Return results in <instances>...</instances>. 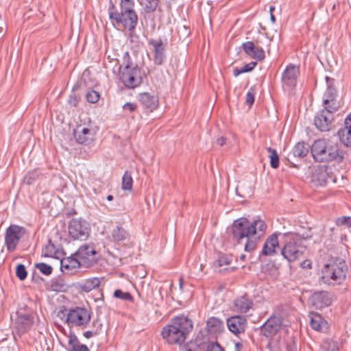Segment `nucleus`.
Returning a JSON list of instances; mask_svg holds the SVG:
<instances>
[{"label": "nucleus", "mask_w": 351, "mask_h": 351, "mask_svg": "<svg viewBox=\"0 0 351 351\" xmlns=\"http://www.w3.org/2000/svg\"><path fill=\"white\" fill-rule=\"evenodd\" d=\"M73 134L77 143L88 145L95 140L96 132L93 129L78 127Z\"/></svg>", "instance_id": "nucleus-16"}, {"label": "nucleus", "mask_w": 351, "mask_h": 351, "mask_svg": "<svg viewBox=\"0 0 351 351\" xmlns=\"http://www.w3.org/2000/svg\"><path fill=\"white\" fill-rule=\"evenodd\" d=\"M326 81L327 83V89L324 94V105L328 104V101L337 100V90L333 86L335 80L326 76Z\"/></svg>", "instance_id": "nucleus-28"}, {"label": "nucleus", "mask_w": 351, "mask_h": 351, "mask_svg": "<svg viewBox=\"0 0 351 351\" xmlns=\"http://www.w3.org/2000/svg\"><path fill=\"white\" fill-rule=\"evenodd\" d=\"M243 348V344L241 343L237 342L235 343V351H241Z\"/></svg>", "instance_id": "nucleus-60"}, {"label": "nucleus", "mask_w": 351, "mask_h": 351, "mask_svg": "<svg viewBox=\"0 0 351 351\" xmlns=\"http://www.w3.org/2000/svg\"><path fill=\"white\" fill-rule=\"evenodd\" d=\"M241 47L246 55L258 61H262L265 58V53L263 49L256 45L252 41L243 43Z\"/></svg>", "instance_id": "nucleus-20"}, {"label": "nucleus", "mask_w": 351, "mask_h": 351, "mask_svg": "<svg viewBox=\"0 0 351 351\" xmlns=\"http://www.w3.org/2000/svg\"><path fill=\"white\" fill-rule=\"evenodd\" d=\"M252 237L247 238V241L245 244V250L247 252H251L256 247V241L252 239Z\"/></svg>", "instance_id": "nucleus-51"}, {"label": "nucleus", "mask_w": 351, "mask_h": 351, "mask_svg": "<svg viewBox=\"0 0 351 351\" xmlns=\"http://www.w3.org/2000/svg\"><path fill=\"white\" fill-rule=\"evenodd\" d=\"M107 200L112 201L114 199V197L112 195H108L106 197Z\"/></svg>", "instance_id": "nucleus-64"}, {"label": "nucleus", "mask_w": 351, "mask_h": 351, "mask_svg": "<svg viewBox=\"0 0 351 351\" xmlns=\"http://www.w3.org/2000/svg\"><path fill=\"white\" fill-rule=\"evenodd\" d=\"M344 125L351 129V113L345 119Z\"/></svg>", "instance_id": "nucleus-58"}, {"label": "nucleus", "mask_w": 351, "mask_h": 351, "mask_svg": "<svg viewBox=\"0 0 351 351\" xmlns=\"http://www.w3.org/2000/svg\"><path fill=\"white\" fill-rule=\"evenodd\" d=\"M16 275L21 280H24L27 276V271L24 265H17L16 268Z\"/></svg>", "instance_id": "nucleus-49"}, {"label": "nucleus", "mask_w": 351, "mask_h": 351, "mask_svg": "<svg viewBox=\"0 0 351 351\" xmlns=\"http://www.w3.org/2000/svg\"><path fill=\"white\" fill-rule=\"evenodd\" d=\"M66 289V285L64 280L60 278H54L51 280L47 289L55 292L64 291Z\"/></svg>", "instance_id": "nucleus-36"}, {"label": "nucleus", "mask_w": 351, "mask_h": 351, "mask_svg": "<svg viewBox=\"0 0 351 351\" xmlns=\"http://www.w3.org/2000/svg\"><path fill=\"white\" fill-rule=\"evenodd\" d=\"M226 142V138L221 136L217 138L216 143L219 146H223Z\"/></svg>", "instance_id": "nucleus-59"}, {"label": "nucleus", "mask_w": 351, "mask_h": 351, "mask_svg": "<svg viewBox=\"0 0 351 351\" xmlns=\"http://www.w3.org/2000/svg\"><path fill=\"white\" fill-rule=\"evenodd\" d=\"M309 152V146L308 144L304 143V141L298 142L296 145L293 147L291 152L288 154V160L290 164L293 166L295 167L293 162L291 161L293 158H304L306 156Z\"/></svg>", "instance_id": "nucleus-26"}, {"label": "nucleus", "mask_w": 351, "mask_h": 351, "mask_svg": "<svg viewBox=\"0 0 351 351\" xmlns=\"http://www.w3.org/2000/svg\"><path fill=\"white\" fill-rule=\"evenodd\" d=\"M278 234L274 233L270 235L265 241L261 255L272 256L276 253V248H279Z\"/></svg>", "instance_id": "nucleus-25"}, {"label": "nucleus", "mask_w": 351, "mask_h": 351, "mask_svg": "<svg viewBox=\"0 0 351 351\" xmlns=\"http://www.w3.org/2000/svg\"><path fill=\"white\" fill-rule=\"evenodd\" d=\"M69 351H89L88 347L82 344L74 334H71L69 339Z\"/></svg>", "instance_id": "nucleus-33"}, {"label": "nucleus", "mask_w": 351, "mask_h": 351, "mask_svg": "<svg viewBox=\"0 0 351 351\" xmlns=\"http://www.w3.org/2000/svg\"><path fill=\"white\" fill-rule=\"evenodd\" d=\"M285 242V245L280 251L281 255L289 263L294 262L302 256L306 246L302 244L303 241L311 239L313 234L311 228L306 233L286 232L279 233Z\"/></svg>", "instance_id": "nucleus-2"}, {"label": "nucleus", "mask_w": 351, "mask_h": 351, "mask_svg": "<svg viewBox=\"0 0 351 351\" xmlns=\"http://www.w3.org/2000/svg\"><path fill=\"white\" fill-rule=\"evenodd\" d=\"M139 3L146 14H151L158 8L159 0H139Z\"/></svg>", "instance_id": "nucleus-35"}, {"label": "nucleus", "mask_w": 351, "mask_h": 351, "mask_svg": "<svg viewBox=\"0 0 351 351\" xmlns=\"http://www.w3.org/2000/svg\"><path fill=\"white\" fill-rule=\"evenodd\" d=\"M300 75V68L293 64L287 66L282 75V82L289 87H294Z\"/></svg>", "instance_id": "nucleus-17"}, {"label": "nucleus", "mask_w": 351, "mask_h": 351, "mask_svg": "<svg viewBox=\"0 0 351 351\" xmlns=\"http://www.w3.org/2000/svg\"><path fill=\"white\" fill-rule=\"evenodd\" d=\"M327 165H317L314 167L310 176V182L315 186H323L326 184L332 176L328 172Z\"/></svg>", "instance_id": "nucleus-12"}, {"label": "nucleus", "mask_w": 351, "mask_h": 351, "mask_svg": "<svg viewBox=\"0 0 351 351\" xmlns=\"http://www.w3.org/2000/svg\"><path fill=\"white\" fill-rule=\"evenodd\" d=\"M100 282V280L98 278L94 277L88 278L83 282H79L78 289L84 292L88 293L94 289L99 287Z\"/></svg>", "instance_id": "nucleus-30"}, {"label": "nucleus", "mask_w": 351, "mask_h": 351, "mask_svg": "<svg viewBox=\"0 0 351 351\" xmlns=\"http://www.w3.org/2000/svg\"><path fill=\"white\" fill-rule=\"evenodd\" d=\"M226 323L228 329L235 335L244 332L247 327V319L241 315L232 316L227 319Z\"/></svg>", "instance_id": "nucleus-21"}, {"label": "nucleus", "mask_w": 351, "mask_h": 351, "mask_svg": "<svg viewBox=\"0 0 351 351\" xmlns=\"http://www.w3.org/2000/svg\"><path fill=\"white\" fill-rule=\"evenodd\" d=\"M139 101L143 106L150 112L156 109L158 106V99L157 97L154 95H151L149 93H143L139 94Z\"/></svg>", "instance_id": "nucleus-27"}, {"label": "nucleus", "mask_w": 351, "mask_h": 351, "mask_svg": "<svg viewBox=\"0 0 351 351\" xmlns=\"http://www.w3.org/2000/svg\"><path fill=\"white\" fill-rule=\"evenodd\" d=\"M206 351H224L217 342H210L207 345Z\"/></svg>", "instance_id": "nucleus-56"}, {"label": "nucleus", "mask_w": 351, "mask_h": 351, "mask_svg": "<svg viewBox=\"0 0 351 351\" xmlns=\"http://www.w3.org/2000/svg\"><path fill=\"white\" fill-rule=\"evenodd\" d=\"M308 317L312 329L320 332H327L328 331L329 324L319 313L313 311L310 312Z\"/></svg>", "instance_id": "nucleus-22"}, {"label": "nucleus", "mask_w": 351, "mask_h": 351, "mask_svg": "<svg viewBox=\"0 0 351 351\" xmlns=\"http://www.w3.org/2000/svg\"><path fill=\"white\" fill-rule=\"evenodd\" d=\"M256 65V62H251L244 65L241 68L236 67L233 70V75L234 77H237L241 73L250 72L255 68Z\"/></svg>", "instance_id": "nucleus-40"}, {"label": "nucleus", "mask_w": 351, "mask_h": 351, "mask_svg": "<svg viewBox=\"0 0 351 351\" xmlns=\"http://www.w3.org/2000/svg\"><path fill=\"white\" fill-rule=\"evenodd\" d=\"M44 175L42 170L39 168L27 171L23 177V183L26 185H32L40 179H43Z\"/></svg>", "instance_id": "nucleus-29"}, {"label": "nucleus", "mask_w": 351, "mask_h": 351, "mask_svg": "<svg viewBox=\"0 0 351 351\" xmlns=\"http://www.w3.org/2000/svg\"><path fill=\"white\" fill-rule=\"evenodd\" d=\"M267 229L265 222L261 219L254 220L250 223L245 217H241L234 221L232 226V237L234 240L240 243L241 240L257 235L259 239L261 234L265 233Z\"/></svg>", "instance_id": "nucleus-4"}, {"label": "nucleus", "mask_w": 351, "mask_h": 351, "mask_svg": "<svg viewBox=\"0 0 351 351\" xmlns=\"http://www.w3.org/2000/svg\"><path fill=\"white\" fill-rule=\"evenodd\" d=\"M92 312L84 307H75L66 312V309L58 312V317L67 324L70 328L84 329L87 327L91 319Z\"/></svg>", "instance_id": "nucleus-6"}, {"label": "nucleus", "mask_w": 351, "mask_h": 351, "mask_svg": "<svg viewBox=\"0 0 351 351\" xmlns=\"http://www.w3.org/2000/svg\"><path fill=\"white\" fill-rule=\"evenodd\" d=\"M132 185L133 179L132 178L131 173L128 171H125L122 178V189L124 191H131L132 190Z\"/></svg>", "instance_id": "nucleus-39"}, {"label": "nucleus", "mask_w": 351, "mask_h": 351, "mask_svg": "<svg viewBox=\"0 0 351 351\" xmlns=\"http://www.w3.org/2000/svg\"><path fill=\"white\" fill-rule=\"evenodd\" d=\"M137 109V104L132 102H128L123 106V110L125 112L132 113Z\"/></svg>", "instance_id": "nucleus-55"}, {"label": "nucleus", "mask_w": 351, "mask_h": 351, "mask_svg": "<svg viewBox=\"0 0 351 351\" xmlns=\"http://www.w3.org/2000/svg\"><path fill=\"white\" fill-rule=\"evenodd\" d=\"M256 94L255 86H252L246 94L245 104L250 108L254 104V96Z\"/></svg>", "instance_id": "nucleus-45"}, {"label": "nucleus", "mask_w": 351, "mask_h": 351, "mask_svg": "<svg viewBox=\"0 0 351 351\" xmlns=\"http://www.w3.org/2000/svg\"><path fill=\"white\" fill-rule=\"evenodd\" d=\"M90 232V224L81 217L72 218L68 222L69 237L74 241H86L89 238Z\"/></svg>", "instance_id": "nucleus-9"}, {"label": "nucleus", "mask_w": 351, "mask_h": 351, "mask_svg": "<svg viewBox=\"0 0 351 351\" xmlns=\"http://www.w3.org/2000/svg\"><path fill=\"white\" fill-rule=\"evenodd\" d=\"M75 214H77L76 210L75 209H72L71 210H70L69 212L66 213V216L70 217V216L75 215Z\"/></svg>", "instance_id": "nucleus-61"}, {"label": "nucleus", "mask_w": 351, "mask_h": 351, "mask_svg": "<svg viewBox=\"0 0 351 351\" xmlns=\"http://www.w3.org/2000/svg\"><path fill=\"white\" fill-rule=\"evenodd\" d=\"M97 251L93 246L84 244L79 247V249L73 254L67 256L66 260L71 263H86V262H94L96 261Z\"/></svg>", "instance_id": "nucleus-10"}, {"label": "nucleus", "mask_w": 351, "mask_h": 351, "mask_svg": "<svg viewBox=\"0 0 351 351\" xmlns=\"http://www.w3.org/2000/svg\"><path fill=\"white\" fill-rule=\"evenodd\" d=\"M27 234L26 229L22 226L12 224L5 231V243L9 251L16 249L20 239Z\"/></svg>", "instance_id": "nucleus-11"}, {"label": "nucleus", "mask_w": 351, "mask_h": 351, "mask_svg": "<svg viewBox=\"0 0 351 351\" xmlns=\"http://www.w3.org/2000/svg\"><path fill=\"white\" fill-rule=\"evenodd\" d=\"M13 324V335L21 338L23 335L27 332L34 324L33 311L27 305L21 306L16 312L15 317H11Z\"/></svg>", "instance_id": "nucleus-8"}, {"label": "nucleus", "mask_w": 351, "mask_h": 351, "mask_svg": "<svg viewBox=\"0 0 351 351\" xmlns=\"http://www.w3.org/2000/svg\"><path fill=\"white\" fill-rule=\"evenodd\" d=\"M311 301L316 308L322 309L331 305L332 295L325 291L315 292L311 297Z\"/></svg>", "instance_id": "nucleus-18"}, {"label": "nucleus", "mask_w": 351, "mask_h": 351, "mask_svg": "<svg viewBox=\"0 0 351 351\" xmlns=\"http://www.w3.org/2000/svg\"><path fill=\"white\" fill-rule=\"evenodd\" d=\"M148 45L152 47V51L154 53L153 61L156 65H162L166 59V46L167 44L163 43L161 38L153 39L148 40Z\"/></svg>", "instance_id": "nucleus-14"}, {"label": "nucleus", "mask_w": 351, "mask_h": 351, "mask_svg": "<svg viewBox=\"0 0 351 351\" xmlns=\"http://www.w3.org/2000/svg\"><path fill=\"white\" fill-rule=\"evenodd\" d=\"M82 265H60V270L68 275L76 274Z\"/></svg>", "instance_id": "nucleus-42"}, {"label": "nucleus", "mask_w": 351, "mask_h": 351, "mask_svg": "<svg viewBox=\"0 0 351 351\" xmlns=\"http://www.w3.org/2000/svg\"><path fill=\"white\" fill-rule=\"evenodd\" d=\"M324 110L333 114L340 108V103L337 100L328 101V104L324 105Z\"/></svg>", "instance_id": "nucleus-43"}, {"label": "nucleus", "mask_w": 351, "mask_h": 351, "mask_svg": "<svg viewBox=\"0 0 351 351\" xmlns=\"http://www.w3.org/2000/svg\"><path fill=\"white\" fill-rule=\"evenodd\" d=\"M114 296L123 300L132 301L133 297L129 292H123L120 289H117L114 292Z\"/></svg>", "instance_id": "nucleus-47"}, {"label": "nucleus", "mask_w": 351, "mask_h": 351, "mask_svg": "<svg viewBox=\"0 0 351 351\" xmlns=\"http://www.w3.org/2000/svg\"><path fill=\"white\" fill-rule=\"evenodd\" d=\"M270 19L273 23L276 22V18L275 16L273 14V13L270 14Z\"/></svg>", "instance_id": "nucleus-63"}, {"label": "nucleus", "mask_w": 351, "mask_h": 351, "mask_svg": "<svg viewBox=\"0 0 351 351\" xmlns=\"http://www.w3.org/2000/svg\"><path fill=\"white\" fill-rule=\"evenodd\" d=\"M215 263H231L233 261H237V259L232 254H226L220 252H215Z\"/></svg>", "instance_id": "nucleus-37"}, {"label": "nucleus", "mask_w": 351, "mask_h": 351, "mask_svg": "<svg viewBox=\"0 0 351 351\" xmlns=\"http://www.w3.org/2000/svg\"><path fill=\"white\" fill-rule=\"evenodd\" d=\"M128 232L124 229L121 226H117L112 231V237L116 242H123L128 239Z\"/></svg>", "instance_id": "nucleus-32"}, {"label": "nucleus", "mask_w": 351, "mask_h": 351, "mask_svg": "<svg viewBox=\"0 0 351 351\" xmlns=\"http://www.w3.org/2000/svg\"><path fill=\"white\" fill-rule=\"evenodd\" d=\"M223 265H215V269L214 270L216 271V272H219L221 274H226L227 273H229V272H232L233 271H234L236 269V267H225L223 269H220V267L222 266Z\"/></svg>", "instance_id": "nucleus-54"}, {"label": "nucleus", "mask_w": 351, "mask_h": 351, "mask_svg": "<svg viewBox=\"0 0 351 351\" xmlns=\"http://www.w3.org/2000/svg\"><path fill=\"white\" fill-rule=\"evenodd\" d=\"M103 328V324L100 319L97 318L93 320L91 326H90V330L95 332L97 335H99Z\"/></svg>", "instance_id": "nucleus-46"}, {"label": "nucleus", "mask_w": 351, "mask_h": 351, "mask_svg": "<svg viewBox=\"0 0 351 351\" xmlns=\"http://www.w3.org/2000/svg\"><path fill=\"white\" fill-rule=\"evenodd\" d=\"M339 346L338 342L331 339H326L323 341L321 345V351H339Z\"/></svg>", "instance_id": "nucleus-38"}, {"label": "nucleus", "mask_w": 351, "mask_h": 351, "mask_svg": "<svg viewBox=\"0 0 351 351\" xmlns=\"http://www.w3.org/2000/svg\"><path fill=\"white\" fill-rule=\"evenodd\" d=\"M80 101V96L73 93L69 95L68 103L70 106L76 107Z\"/></svg>", "instance_id": "nucleus-52"}, {"label": "nucleus", "mask_w": 351, "mask_h": 351, "mask_svg": "<svg viewBox=\"0 0 351 351\" xmlns=\"http://www.w3.org/2000/svg\"><path fill=\"white\" fill-rule=\"evenodd\" d=\"M36 267L38 268L43 274L49 275L52 272V267L50 265H35Z\"/></svg>", "instance_id": "nucleus-53"}, {"label": "nucleus", "mask_w": 351, "mask_h": 351, "mask_svg": "<svg viewBox=\"0 0 351 351\" xmlns=\"http://www.w3.org/2000/svg\"><path fill=\"white\" fill-rule=\"evenodd\" d=\"M109 19L130 32L132 35L138 23V15L134 10L120 9L119 11L112 0H109L108 9Z\"/></svg>", "instance_id": "nucleus-7"}, {"label": "nucleus", "mask_w": 351, "mask_h": 351, "mask_svg": "<svg viewBox=\"0 0 351 351\" xmlns=\"http://www.w3.org/2000/svg\"><path fill=\"white\" fill-rule=\"evenodd\" d=\"M338 136L342 144L346 147H351V129L346 125L338 131Z\"/></svg>", "instance_id": "nucleus-34"}, {"label": "nucleus", "mask_w": 351, "mask_h": 351, "mask_svg": "<svg viewBox=\"0 0 351 351\" xmlns=\"http://www.w3.org/2000/svg\"><path fill=\"white\" fill-rule=\"evenodd\" d=\"M134 0H120V9L134 10Z\"/></svg>", "instance_id": "nucleus-50"}, {"label": "nucleus", "mask_w": 351, "mask_h": 351, "mask_svg": "<svg viewBox=\"0 0 351 351\" xmlns=\"http://www.w3.org/2000/svg\"><path fill=\"white\" fill-rule=\"evenodd\" d=\"M43 255L58 260L60 263H63V261L67 258L66 252L62 249L56 248L51 240H49L48 243L43 250Z\"/></svg>", "instance_id": "nucleus-23"}, {"label": "nucleus", "mask_w": 351, "mask_h": 351, "mask_svg": "<svg viewBox=\"0 0 351 351\" xmlns=\"http://www.w3.org/2000/svg\"><path fill=\"white\" fill-rule=\"evenodd\" d=\"M97 335L93 331L88 330L84 332V337L86 339H90L93 337L97 336Z\"/></svg>", "instance_id": "nucleus-57"}, {"label": "nucleus", "mask_w": 351, "mask_h": 351, "mask_svg": "<svg viewBox=\"0 0 351 351\" xmlns=\"http://www.w3.org/2000/svg\"><path fill=\"white\" fill-rule=\"evenodd\" d=\"M235 311L240 313H246L254 306L253 300L245 293L243 295L238 297L234 302Z\"/></svg>", "instance_id": "nucleus-24"}, {"label": "nucleus", "mask_w": 351, "mask_h": 351, "mask_svg": "<svg viewBox=\"0 0 351 351\" xmlns=\"http://www.w3.org/2000/svg\"><path fill=\"white\" fill-rule=\"evenodd\" d=\"M183 285H184V279H183V277L181 276L179 279V286H180V289H183Z\"/></svg>", "instance_id": "nucleus-62"}, {"label": "nucleus", "mask_w": 351, "mask_h": 351, "mask_svg": "<svg viewBox=\"0 0 351 351\" xmlns=\"http://www.w3.org/2000/svg\"><path fill=\"white\" fill-rule=\"evenodd\" d=\"M333 114L322 110L314 119L315 127L322 132L329 131L331 127Z\"/></svg>", "instance_id": "nucleus-19"}, {"label": "nucleus", "mask_w": 351, "mask_h": 351, "mask_svg": "<svg viewBox=\"0 0 351 351\" xmlns=\"http://www.w3.org/2000/svg\"><path fill=\"white\" fill-rule=\"evenodd\" d=\"M311 153L313 159L319 162L335 161L340 163L344 158L343 152L339 145L325 138L315 140L311 146Z\"/></svg>", "instance_id": "nucleus-3"}, {"label": "nucleus", "mask_w": 351, "mask_h": 351, "mask_svg": "<svg viewBox=\"0 0 351 351\" xmlns=\"http://www.w3.org/2000/svg\"><path fill=\"white\" fill-rule=\"evenodd\" d=\"M123 63L119 67V79L128 89H134L143 83L140 67L132 60L127 51L123 56Z\"/></svg>", "instance_id": "nucleus-5"}, {"label": "nucleus", "mask_w": 351, "mask_h": 351, "mask_svg": "<svg viewBox=\"0 0 351 351\" xmlns=\"http://www.w3.org/2000/svg\"><path fill=\"white\" fill-rule=\"evenodd\" d=\"M193 328L188 317L181 315L171 319L169 324L162 328L161 335L170 345H182Z\"/></svg>", "instance_id": "nucleus-1"}, {"label": "nucleus", "mask_w": 351, "mask_h": 351, "mask_svg": "<svg viewBox=\"0 0 351 351\" xmlns=\"http://www.w3.org/2000/svg\"><path fill=\"white\" fill-rule=\"evenodd\" d=\"M223 327V322L217 317H211L206 322V328L210 334L220 332Z\"/></svg>", "instance_id": "nucleus-31"}, {"label": "nucleus", "mask_w": 351, "mask_h": 351, "mask_svg": "<svg viewBox=\"0 0 351 351\" xmlns=\"http://www.w3.org/2000/svg\"><path fill=\"white\" fill-rule=\"evenodd\" d=\"M335 223L338 226H344L348 228H351V217L342 216L338 217L335 220Z\"/></svg>", "instance_id": "nucleus-48"}, {"label": "nucleus", "mask_w": 351, "mask_h": 351, "mask_svg": "<svg viewBox=\"0 0 351 351\" xmlns=\"http://www.w3.org/2000/svg\"><path fill=\"white\" fill-rule=\"evenodd\" d=\"M269 153L270 165L272 168L276 169L279 167V156L276 149L269 147L267 148Z\"/></svg>", "instance_id": "nucleus-41"}, {"label": "nucleus", "mask_w": 351, "mask_h": 351, "mask_svg": "<svg viewBox=\"0 0 351 351\" xmlns=\"http://www.w3.org/2000/svg\"><path fill=\"white\" fill-rule=\"evenodd\" d=\"M322 278L325 283L330 284V280H341L346 278V271L339 265H324L322 271Z\"/></svg>", "instance_id": "nucleus-13"}, {"label": "nucleus", "mask_w": 351, "mask_h": 351, "mask_svg": "<svg viewBox=\"0 0 351 351\" xmlns=\"http://www.w3.org/2000/svg\"><path fill=\"white\" fill-rule=\"evenodd\" d=\"M281 326V319L272 315L260 327L261 334L267 338H271L278 332Z\"/></svg>", "instance_id": "nucleus-15"}, {"label": "nucleus", "mask_w": 351, "mask_h": 351, "mask_svg": "<svg viewBox=\"0 0 351 351\" xmlns=\"http://www.w3.org/2000/svg\"><path fill=\"white\" fill-rule=\"evenodd\" d=\"M86 98L88 103L95 104L99 101L100 95L97 91L89 89L86 94Z\"/></svg>", "instance_id": "nucleus-44"}]
</instances>
